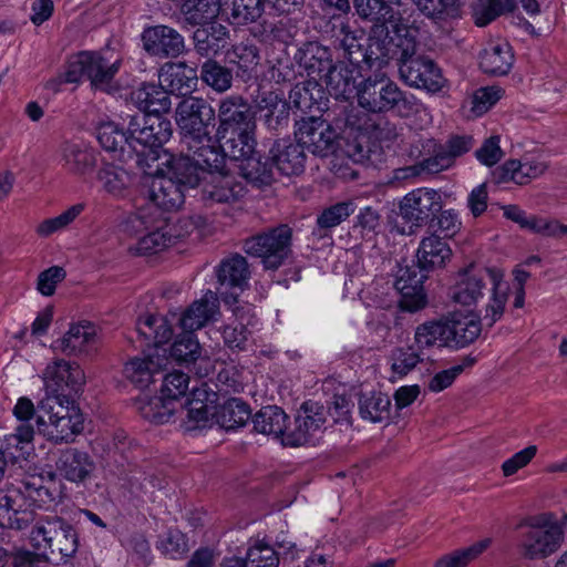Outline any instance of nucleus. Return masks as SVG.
<instances>
[{
  "label": "nucleus",
  "mask_w": 567,
  "mask_h": 567,
  "mask_svg": "<svg viewBox=\"0 0 567 567\" xmlns=\"http://www.w3.org/2000/svg\"><path fill=\"white\" fill-rule=\"evenodd\" d=\"M185 154L175 156L165 152L161 157L167 176H153L150 182L148 199L154 208L172 213L184 203L182 186H200L203 193L218 203L235 200L243 192L235 184L226 166L227 155L210 135L196 138L194 147L182 145Z\"/></svg>",
  "instance_id": "f257e3e1"
},
{
  "label": "nucleus",
  "mask_w": 567,
  "mask_h": 567,
  "mask_svg": "<svg viewBox=\"0 0 567 567\" xmlns=\"http://www.w3.org/2000/svg\"><path fill=\"white\" fill-rule=\"evenodd\" d=\"M188 374L174 371L163 379L159 395L141 393L135 401L141 415L155 424H164L179 419L186 430L204 426L214 413L217 393L206 383L189 390Z\"/></svg>",
  "instance_id": "f03ea898"
},
{
  "label": "nucleus",
  "mask_w": 567,
  "mask_h": 567,
  "mask_svg": "<svg viewBox=\"0 0 567 567\" xmlns=\"http://www.w3.org/2000/svg\"><path fill=\"white\" fill-rule=\"evenodd\" d=\"M128 215L123 224V231L137 237L134 247L138 254H156L174 246L178 240L192 234L197 228L200 235L207 231L203 228L204 215H174L166 218L163 215Z\"/></svg>",
  "instance_id": "7ed1b4c3"
},
{
  "label": "nucleus",
  "mask_w": 567,
  "mask_h": 567,
  "mask_svg": "<svg viewBox=\"0 0 567 567\" xmlns=\"http://www.w3.org/2000/svg\"><path fill=\"white\" fill-rule=\"evenodd\" d=\"M137 332L146 339L147 350L125 362L123 375L145 393L144 390L155 382V375L168 364L164 344L173 337V332L169 321L157 315L143 316L138 320Z\"/></svg>",
  "instance_id": "20e7f679"
},
{
  "label": "nucleus",
  "mask_w": 567,
  "mask_h": 567,
  "mask_svg": "<svg viewBox=\"0 0 567 567\" xmlns=\"http://www.w3.org/2000/svg\"><path fill=\"white\" fill-rule=\"evenodd\" d=\"M491 289L484 307L483 319L489 326L499 320L508 300V282L504 280V271L498 268H470L460 272L451 289L452 299L462 306L471 307L484 296L486 281Z\"/></svg>",
  "instance_id": "39448f33"
},
{
  "label": "nucleus",
  "mask_w": 567,
  "mask_h": 567,
  "mask_svg": "<svg viewBox=\"0 0 567 567\" xmlns=\"http://www.w3.org/2000/svg\"><path fill=\"white\" fill-rule=\"evenodd\" d=\"M256 123H248L246 127L233 128L225 137L221 150L233 162H239L241 176L251 185L261 187L274 181L272 165L261 162L256 151Z\"/></svg>",
  "instance_id": "423d86ee"
},
{
  "label": "nucleus",
  "mask_w": 567,
  "mask_h": 567,
  "mask_svg": "<svg viewBox=\"0 0 567 567\" xmlns=\"http://www.w3.org/2000/svg\"><path fill=\"white\" fill-rule=\"evenodd\" d=\"M35 419L38 433L53 444L71 443L84 430V414L73 401L43 400Z\"/></svg>",
  "instance_id": "0eeeda50"
},
{
  "label": "nucleus",
  "mask_w": 567,
  "mask_h": 567,
  "mask_svg": "<svg viewBox=\"0 0 567 567\" xmlns=\"http://www.w3.org/2000/svg\"><path fill=\"white\" fill-rule=\"evenodd\" d=\"M127 133L132 157L135 155L138 164L142 163L143 157L158 161L154 176H167L166 167L162 164L161 159L166 151L158 154L157 148L171 138V122L156 115H133L127 126Z\"/></svg>",
  "instance_id": "6e6552de"
},
{
  "label": "nucleus",
  "mask_w": 567,
  "mask_h": 567,
  "mask_svg": "<svg viewBox=\"0 0 567 567\" xmlns=\"http://www.w3.org/2000/svg\"><path fill=\"white\" fill-rule=\"evenodd\" d=\"M527 530L520 542L522 555L527 559H545L563 545L567 516L544 512L526 520Z\"/></svg>",
  "instance_id": "1a4fd4ad"
},
{
  "label": "nucleus",
  "mask_w": 567,
  "mask_h": 567,
  "mask_svg": "<svg viewBox=\"0 0 567 567\" xmlns=\"http://www.w3.org/2000/svg\"><path fill=\"white\" fill-rule=\"evenodd\" d=\"M40 378L48 399L54 400H68L79 394L86 382V375L81 364L64 358L49 361Z\"/></svg>",
  "instance_id": "9d476101"
},
{
  "label": "nucleus",
  "mask_w": 567,
  "mask_h": 567,
  "mask_svg": "<svg viewBox=\"0 0 567 567\" xmlns=\"http://www.w3.org/2000/svg\"><path fill=\"white\" fill-rule=\"evenodd\" d=\"M357 99L361 107L373 113L401 110L410 104L406 95L384 73L362 81L358 87Z\"/></svg>",
  "instance_id": "9b49d317"
},
{
  "label": "nucleus",
  "mask_w": 567,
  "mask_h": 567,
  "mask_svg": "<svg viewBox=\"0 0 567 567\" xmlns=\"http://www.w3.org/2000/svg\"><path fill=\"white\" fill-rule=\"evenodd\" d=\"M215 118V110L202 97L188 96L183 99L175 112V121L179 128L181 145L194 147L196 138H207L208 126Z\"/></svg>",
  "instance_id": "f8f14e48"
},
{
  "label": "nucleus",
  "mask_w": 567,
  "mask_h": 567,
  "mask_svg": "<svg viewBox=\"0 0 567 567\" xmlns=\"http://www.w3.org/2000/svg\"><path fill=\"white\" fill-rule=\"evenodd\" d=\"M292 231L280 225L249 238L246 243L248 255L258 257L266 269L279 268L290 252Z\"/></svg>",
  "instance_id": "ddd939ff"
},
{
  "label": "nucleus",
  "mask_w": 567,
  "mask_h": 567,
  "mask_svg": "<svg viewBox=\"0 0 567 567\" xmlns=\"http://www.w3.org/2000/svg\"><path fill=\"white\" fill-rule=\"evenodd\" d=\"M415 42L408 40L402 49L400 76L410 86L437 92L444 86L440 68L429 58L413 56Z\"/></svg>",
  "instance_id": "4468645a"
},
{
  "label": "nucleus",
  "mask_w": 567,
  "mask_h": 567,
  "mask_svg": "<svg viewBox=\"0 0 567 567\" xmlns=\"http://www.w3.org/2000/svg\"><path fill=\"white\" fill-rule=\"evenodd\" d=\"M120 61L110 62L97 52L83 51L73 55L63 74L64 82L78 83L86 78L97 86L110 82L118 71Z\"/></svg>",
  "instance_id": "2eb2a0df"
},
{
  "label": "nucleus",
  "mask_w": 567,
  "mask_h": 567,
  "mask_svg": "<svg viewBox=\"0 0 567 567\" xmlns=\"http://www.w3.org/2000/svg\"><path fill=\"white\" fill-rule=\"evenodd\" d=\"M399 135L394 124L380 121L364 132H359L353 141L348 142L344 153L353 163L370 159L372 154L379 153L382 145H389Z\"/></svg>",
  "instance_id": "dca6fc26"
},
{
  "label": "nucleus",
  "mask_w": 567,
  "mask_h": 567,
  "mask_svg": "<svg viewBox=\"0 0 567 567\" xmlns=\"http://www.w3.org/2000/svg\"><path fill=\"white\" fill-rule=\"evenodd\" d=\"M295 135L301 148L313 155L326 157L334 152L337 133L320 117L311 116L297 123Z\"/></svg>",
  "instance_id": "f3484780"
},
{
  "label": "nucleus",
  "mask_w": 567,
  "mask_h": 567,
  "mask_svg": "<svg viewBox=\"0 0 567 567\" xmlns=\"http://www.w3.org/2000/svg\"><path fill=\"white\" fill-rule=\"evenodd\" d=\"M99 328L89 320L71 322L68 330L52 341L51 349L66 355H87L99 342Z\"/></svg>",
  "instance_id": "a211bd4d"
},
{
  "label": "nucleus",
  "mask_w": 567,
  "mask_h": 567,
  "mask_svg": "<svg viewBox=\"0 0 567 567\" xmlns=\"http://www.w3.org/2000/svg\"><path fill=\"white\" fill-rule=\"evenodd\" d=\"M218 315V298L215 292L208 290L179 315L171 313L168 317H162L169 321L171 328L177 324L181 330L194 333L215 320ZM172 332L174 333V329H172Z\"/></svg>",
  "instance_id": "6ab92c4d"
},
{
  "label": "nucleus",
  "mask_w": 567,
  "mask_h": 567,
  "mask_svg": "<svg viewBox=\"0 0 567 567\" xmlns=\"http://www.w3.org/2000/svg\"><path fill=\"white\" fill-rule=\"evenodd\" d=\"M141 38L143 49L150 55L158 59L176 58L185 49L183 35L168 25L158 24L145 28Z\"/></svg>",
  "instance_id": "aec40b11"
},
{
  "label": "nucleus",
  "mask_w": 567,
  "mask_h": 567,
  "mask_svg": "<svg viewBox=\"0 0 567 567\" xmlns=\"http://www.w3.org/2000/svg\"><path fill=\"white\" fill-rule=\"evenodd\" d=\"M32 519V511L20 485L0 491L1 527L21 529L28 526Z\"/></svg>",
  "instance_id": "412c9836"
},
{
  "label": "nucleus",
  "mask_w": 567,
  "mask_h": 567,
  "mask_svg": "<svg viewBox=\"0 0 567 567\" xmlns=\"http://www.w3.org/2000/svg\"><path fill=\"white\" fill-rule=\"evenodd\" d=\"M426 276L416 269L403 270L395 281V289L400 296L399 306L402 310L415 312L427 303L424 288Z\"/></svg>",
  "instance_id": "4be33fe9"
},
{
  "label": "nucleus",
  "mask_w": 567,
  "mask_h": 567,
  "mask_svg": "<svg viewBox=\"0 0 567 567\" xmlns=\"http://www.w3.org/2000/svg\"><path fill=\"white\" fill-rule=\"evenodd\" d=\"M97 152L83 141H65L59 147L60 164L72 174L85 175L97 162Z\"/></svg>",
  "instance_id": "5701e85b"
},
{
  "label": "nucleus",
  "mask_w": 567,
  "mask_h": 567,
  "mask_svg": "<svg viewBox=\"0 0 567 567\" xmlns=\"http://www.w3.org/2000/svg\"><path fill=\"white\" fill-rule=\"evenodd\" d=\"M547 168V163L539 158L509 159L495 169L493 176L497 183L513 182L517 185H526L544 175Z\"/></svg>",
  "instance_id": "b1692460"
},
{
  "label": "nucleus",
  "mask_w": 567,
  "mask_h": 567,
  "mask_svg": "<svg viewBox=\"0 0 567 567\" xmlns=\"http://www.w3.org/2000/svg\"><path fill=\"white\" fill-rule=\"evenodd\" d=\"M324 421L322 406L315 402L303 403L296 417V429L286 435L282 443L292 446L307 443L321 429Z\"/></svg>",
  "instance_id": "393cba45"
},
{
  "label": "nucleus",
  "mask_w": 567,
  "mask_h": 567,
  "mask_svg": "<svg viewBox=\"0 0 567 567\" xmlns=\"http://www.w3.org/2000/svg\"><path fill=\"white\" fill-rule=\"evenodd\" d=\"M56 470L69 482L80 484L92 476L95 463L87 452L70 447L61 453Z\"/></svg>",
  "instance_id": "a878e982"
},
{
  "label": "nucleus",
  "mask_w": 567,
  "mask_h": 567,
  "mask_svg": "<svg viewBox=\"0 0 567 567\" xmlns=\"http://www.w3.org/2000/svg\"><path fill=\"white\" fill-rule=\"evenodd\" d=\"M158 81L168 93L185 95L197 85V70L183 62L165 63L158 72Z\"/></svg>",
  "instance_id": "bb28decb"
},
{
  "label": "nucleus",
  "mask_w": 567,
  "mask_h": 567,
  "mask_svg": "<svg viewBox=\"0 0 567 567\" xmlns=\"http://www.w3.org/2000/svg\"><path fill=\"white\" fill-rule=\"evenodd\" d=\"M450 349L457 350L472 343L481 333V322L472 313L454 312L445 317Z\"/></svg>",
  "instance_id": "cd10ccee"
},
{
  "label": "nucleus",
  "mask_w": 567,
  "mask_h": 567,
  "mask_svg": "<svg viewBox=\"0 0 567 567\" xmlns=\"http://www.w3.org/2000/svg\"><path fill=\"white\" fill-rule=\"evenodd\" d=\"M359 70L355 65L338 63L332 65L324 76L328 93L334 99L349 100L357 96V79Z\"/></svg>",
  "instance_id": "c85d7f7f"
},
{
  "label": "nucleus",
  "mask_w": 567,
  "mask_h": 567,
  "mask_svg": "<svg viewBox=\"0 0 567 567\" xmlns=\"http://www.w3.org/2000/svg\"><path fill=\"white\" fill-rule=\"evenodd\" d=\"M219 126L217 135L225 138L228 132L256 123L249 114V106L241 96H229L221 101L218 110Z\"/></svg>",
  "instance_id": "c756f323"
},
{
  "label": "nucleus",
  "mask_w": 567,
  "mask_h": 567,
  "mask_svg": "<svg viewBox=\"0 0 567 567\" xmlns=\"http://www.w3.org/2000/svg\"><path fill=\"white\" fill-rule=\"evenodd\" d=\"M168 94L161 84L142 83L131 92V99L144 114L159 116L171 110L172 102Z\"/></svg>",
  "instance_id": "7c9ffc66"
},
{
  "label": "nucleus",
  "mask_w": 567,
  "mask_h": 567,
  "mask_svg": "<svg viewBox=\"0 0 567 567\" xmlns=\"http://www.w3.org/2000/svg\"><path fill=\"white\" fill-rule=\"evenodd\" d=\"M1 452L6 460L10 458L13 462L32 458L35 452L33 425L20 423L14 432L4 436Z\"/></svg>",
  "instance_id": "2f4dec72"
},
{
  "label": "nucleus",
  "mask_w": 567,
  "mask_h": 567,
  "mask_svg": "<svg viewBox=\"0 0 567 567\" xmlns=\"http://www.w3.org/2000/svg\"><path fill=\"white\" fill-rule=\"evenodd\" d=\"M514 63V54L508 42L493 40L486 44L481 53L480 66L484 73L491 75H505Z\"/></svg>",
  "instance_id": "473e14b6"
},
{
  "label": "nucleus",
  "mask_w": 567,
  "mask_h": 567,
  "mask_svg": "<svg viewBox=\"0 0 567 567\" xmlns=\"http://www.w3.org/2000/svg\"><path fill=\"white\" fill-rule=\"evenodd\" d=\"M270 156L272 165L282 175H297L303 169L305 154L299 142L293 144L289 140L276 141L270 148Z\"/></svg>",
  "instance_id": "72a5a7b5"
},
{
  "label": "nucleus",
  "mask_w": 567,
  "mask_h": 567,
  "mask_svg": "<svg viewBox=\"0 0 567 567\" xmlns=\"http://www.w3.org/2000/svg\"><path fill=\"white\" fill-rule=\"evenodd\" d=\"M453 252L447 243L435 235L425 237L417 248L416 259L421 269L435 270L445 267Z\"/></svg>",
  "instance_id": "f704fd0d"
},
{
  "label": "nucleus",
  "mask_w": 567,
  "mask_h": 567,
  "mask_svg": "<svg viewBox=\"0 0 567 567\" xmlns=\"http://www.w3.org/2000/svg\"><path fill=\"white\" fill-rule=\"evenodd\" d=\"M23 496L27 498L32 514L35 509H50L61 498V491L53 481L43 485L41 477H30L20 484Z\"/></svg>",
  "instance_id": "c9c22d12"
},
{
  "label": "nucleus",
  "mask_w": 567,
  "mask_h": 567,
  "mask_svg": "<svg viewBox=\"0 0 567 567\" xmlns=\"http://www.w3.org/2000/svg\"><path fill=\"white\" fill-rule=\"evenodd\" d=\"M220 284V293L231 290L230 295L236 299L238 291H243L248 281V266L244 257L234 256L221 262L217 270Z\"/></svg>",
  "instance_id": "e433bc0d"
},
{
  "label": "nucleus",
  "mask_w": 567,
  "mask_h": 567,
  "mask_svg": "<svg viewBox=\"0 0 567 567\" xmlns=\"http://www.w3.org/2000/svg\"><path fill=\"white\" fill-rule=\"evenodd\" d=\"M402 44H394L393 39L389 37V31L385 24H375L368 39L365 48V63L370 66H383L388 63L389 59L394 53L395 47Z\"/></svg>",
  "instance_id": "4c0bfd02"
},
{
  "label": "nucleus",
  "mask_w": 567,
  "mask_h": 567,
  "mask_svg": "<svg viewBox=\"0 0 567 567\" xmlns=\"http://www.w3.org/2000/svg\"><path fill=\"white\" fill-rule=\"evenodd\" d=\"M65 520L60 517H47L37 522L30 534L31 545L39 551L33 554L45 563L44 557L51 555L55 536L61 534L63 523Z\"/></svg>",
  "instance_id": "58836bf2"
},
{
  "label": "nucleus",
  "mask_w": 567,
  "mask_h": 567,
  "mask_svg": "<svg viewBox=\"0 0 567 567\" xmlns=\"http://www.w3.org/2000/svg\"><path fill=\"white\" fill-rule=\"evenodd\" d=\"M96 137L105 151L115 153L120 159L132 158L128 133H125L114 122H101L96 128Z\"/></svg>",
  "instance_id": "ea45409f"
},
{
  "label": "nucleus",
  "mask_w": 567,
  "mask_h": 567,
  "mask_svg": "<svg viewBox=\"0 0 567 567\" xmlns=\"http://www.w3.org/2000/svg\"><path fill=\"white\" fill-rule=\"evenodd\" d=\"M256 110L264 118L265 124L274 130L289 116V104L284 94L278 92H264L256 102Z\"/></svg>",
  "instance_id": "a19ab883"
},
{
  "label": "nucleus",
  "mask_w": 567,
  "mask_h": 567,
  "mask_svg": "<svg viewBox=\"0 0 567 567\" xmlns=\"http://www.w3.org/2000/svg\"><path fill=\"white\" fill-rule=\"evenodd\" d=\"M214 405V413L209 415L207 423L203 427L212 425L214 423V419H216V423L221 427L231 430L244 425L250 417L248 405L239 400L233 399L227 401L220 410H218L217 400Z\"/></svg>",
  "instance_id": "79ce46f5"
},
{
  "label": "nucleus",
  "mask_w": 567,
  "mask_h": 567,
  "mask_svg": "<svg viewBox=\"0 0 567 567\" xmlns=\"http://www.w3.org/2000/svg\"><path fill=\"white\" fill-rule=\"evenodd\" d=\"M223 9L220 0H188L181 11L190 24L204 25L213 22Z\"/></svg>",
  "instance_id": "37998d69"
},
{
  "label": "nucleus",
  "mask_w": 567,
  "mask_h": 567,
  "mask_svg": "<svg viewBox=\"0 0 567 567\" xmlns=\"http://www.w3.org/2000/svg\"><path fill=\"white\" fill-rule=\"evenodd\" d=\"M441 209V196L426 188H417L400 202L401 213H439Z\"/></svg>",
  "instance_id": "c03bdc74"
},
{
  "label": "nucleus",
  "mask_w": 567,
  "mask_h": 567,
  "mask_svg": "<svg viewBox=\"0 0 567 567\" xmlns=\"http://www.w3.org/2000/svg\"><path fill=\"white\" fill-rule=\"evenodd\" d=\"M254 426L259 433L275 437L282 436V440L288 434V432H286L287 415L278 406H266L261 409L254 417Z\"/></svg>",
  "instance_id": "a18cd8bd"
},
{
  "label": "nucleus",
  "mask_w": 567,
  "mask_h": 567,
  "mask_svg": "<svg viewBox=\"0 0 567 567\" xmlns=\"http://www.w3.org/2000/svg\"><path fill=\"white\" fill-rule=\"evenodd\" d=\"M223 12L234 24L255 22L264 12V0H224Z\"/></svg>",
  "instance_id": "49530a36"
},
{
  "label": "nucleus",
  "mask_w": 567,
  "mask_h": 567,
  "mask_svg": "<svg viewBox=\"0 0 567 567\" xmlns=\"http://www.w3.org/2000/svg\"><path fill=\"white\" fill-rule=\"evenodd\" d=\"M171 340L172 338L164 344L168 361L172 359L181 363H190L200 357V346L193 332L182 330L174 342L168 344Z\"/></svg>",
  "instance_id": "de8ad7c7"
},
{
  "label": "nucleus",
  "mask_w": 567,
  "mask_h": 567,
  "mask_svg": "<svg viewBox=\"0 0 567 567\" xmlns=\"http://www.w3.org/2000/svg\"><path fill=\"white\" fill-rule=\"evenodd\" d=\"M421 361L422 353L414 344L394 349L389 359L392 372L390 380L394 382L408 375Z\"/></svg>",
  "instance_id": "09e8293b"
},
{
  "label": "nucleus",
  "mask_w": 567,
  "mask_h": 567,
  "mask_svg": "<svg viewBox=\"0 0 567 567\" xmlns=\"http://www.w3.org/2000/svg\"><path fill=\"white\" fill-rule=\"evenodd\" d=\"M491 545L489 538L480 539L467 547L455 549L439 558L434 567H466Z\"/></svg>",
  "instance_id": "8fccbe9b"
},
{
  "label": "nucleus",
  "mask_w": 567,
  "mask_h": 567,
  "mask_svg": "<svg viewBox=\"0 0 567 567\" xmlns=\"http://www.w3.org/2000/svg\"><path fill=\"white\" fill-rule=\"evenodd\" d=\"M390 398L381 392L363 394L359 402L362 419L377 423L386 420L390 415Z\"/></svg>",
  "instance_id": "3c124183"
},
{
  "label": "nucleus",
  "mask_w": 567,
  "mask_h": 567,
  "mask_svg": "<svg viewBox=\"0 0 567 567\" xmlns=\"http://www.w3.org/2000/svg\"><path fill=\"white\" fill-rule=\"evenodd\" d=\"M511 219L520 228L548 235V236H567V225L559 224L555 219L546 218L542 215H508Z\"/></svg>",
  "instance_id": "603ef678"
},
{
  "label": "nucleus",
  "mask_w": 567,
  "mask_h": 567,
  "mask_svg": "<svg viewBox=\"0 0 567 567\" xmlns=\"http://www.w3.org/2000/svg\"><path fill=\"white\" fill-rule=\"evenodd\" d=\"M229 63L236 65L237 76L249 80L259 64V53L256 47L238 44L228 53Z\"/></svg>",
  "instance_id": "864d4df0"
},
{
  "label": "nucleus",
  "mask_w": 567,
  "mask_h": 567,
  "mask_svg": "<svg viewBox=\"0 0 567 567\" xmlns=\"http://www.w3.org/2000/svg\"><path fill=\"white\" fill-rule=\"evenodd\" d=\"M514 8V0H480L473 8V18L476 25L485 27Z\"/></svg>",
  "instance_id": "5fc2aeb1"
},
{
  "label": "nucleus",
  "mask_w": 567,
  "mask_h": 567,
  "mask_svg": "<svg viewBox=\"0 0 567 567\" xmlns=\"http://www.w3.org/2000/svg\"><path fill=\"white\" fill-rule=\"evenodd\" d=\"M250 307L246 306L243 308H237L235 310L236 320L238 321L236 324H228L223 332V337L225 342L230 348L244 349L246 342L248 341L249 332L244 327V324L251 323V315Z\"/></svg>",
  "instance_id": "6e6d98bb"
},
{
  "label": "nucleus",
  "mask_w": 567,
  "mask_h": 567,
  "mask_svg": "<svg viewBox=\"0 0 567 567\" xmlns=\"http://www.w3.org/2000/svg\"><path fill=\"white\" fill-rule=\"evenodd\" d=\"M156 548L169 559H181L189 550V544L185 534L171 528L159 536Z\"/></svg>",
  "instance_id": "4d7b16f0"
},
{
  "label": "nucleus",
  "mask_w": 567,
  "mask_h": 567,
  "mask_svg": "<svg viewBox=\"0 0 567 567\" xmlns=\"http://www.w3.org/2000/svg\"><path fill=\"white\" fill-rule=\"evenodd\" d=\"M357 13L375 24L393 22L394 13L391 6L382 0H353Z\"/></svg>",
  "instance_id": "13d9d810"
},
{
  "label": "nucleus",
  "mask_w": 567,
  "mask_h": 567,
  "mask_svg": "<svg viewBox=\"0 0 567 567\" xmlns=\"http://www.w3.org/2000/svg\"><path fill=\"white\" fill-rule=\"evenodd\" d=\"M97 178L103 188L113 195H121L131 184L128 173L113 164H105L100 168Z\"/></svg>",
  "instance_id": "bf43d9fd"
},
{
  "label": "nucleus",
  "mask_w": 567,
  "mask_h": 567,
  "mask_svg": "<svg viewBox=\"0 0 567 567\" xmlns=\"http://www.w3.org/2000/svg\"><path fill=\"white\" fill-rule=\"evenodd\" d=\"M202 80L217 92H225L230 89L231 72L215 61L208 60L202 66Z\"/></svg>",
  "instance_id": "052dcab7"
},
{
  "label": "nucleus",
  "mask_w": 567,
  "mask_h": 567,
  "mask_svg": "<svg viewBox=\"0 0 567 567\" xmlns=\"http://www.w3.org/2000/svg\"><path fill=\"white\" fill-rule=\"evenodd\" d=\"M474 364V359L464 358L460 363L436 372L427 382L430 392L440 393L450 388L466 368Z\"/></svg>",
  "instance_id": "680f3d73"
},
{
  "label": "nucleus",
  "mask_w": 567,
  "mask_h": 567,
  "mask_svg": "<svg viewBox=\"0 0 567 567\" xmlns=\"http://www.w3.org/2000/svg\"><path fill=\"white\" fill-rule=\"evenodd\" d=\"M65 278L66 270L62 266H51L39 272L35 289L43 297H52Z\"/></svg>",
  "instance_id": "e2e57ef3"
},
{
  "label": "nucleus",
  "mask_w": 567,
  "mask_h": 567,
  "mask_svg": "<svg viewBox=\"0 0 567 567\" xmlns=\"http://www.w3.org/2000/svg\"><path fill=\"white\" fill-rule=\"evenodd\" d=\"M53 544L51 555H58L61 558L72 557L76 553L79 546V538L75 529L68 522H64L61 534L55 536Z\"/></svg>",
  "instance_id": "0e129e2a"
},
{
  "label": "nucleus",
  "mask_w": 567,
  "mask_h": 567,
  "mask_svg": "<svg viewBox=\"0 0 567 567\" xmlns=\"http://www.w3.org/2000/svg\"><path fill=\"white\" fill-rule=\"evenodd\" d=\"M246 565L247 567H277V553L267 544L256 542L248 548Z\"/></svg>",
  "instance_id": "69168bd1"
},
{
  "label": "nucleus",
  "mask_w": 567,
  "mask_h": 567,
  "mask_svg": "<svg viewBox=\"0 0 567 567\" xmlns=\"http://www.w3.org/2000/svg\"><path fill=\"white\" fill-rule=\"evenodd\" d=\"M503 95L499 86H485L475 91L472 99V112L480 116L486 113Z\"/></svg>",
  "instance_id": "338daca9"
},
{
  "label": "nucleus",
  "mask_w": 567,
  "mask_h": 567,
  "mask_svg": "<svg viewBox=\"0 0 567 567\" xmlns=\"http://www.w3.org/2000/svg\"><path fill=\"white\" fill-rule=\"evenodd\" d=\"M453 165L451 156H446L443 150L439 146L434 150V154L420 162L417 165L410 167L413 174H437Z\"/></svg>",
  "instance_id": "774afa93"
}]
</instances>
